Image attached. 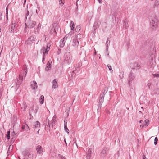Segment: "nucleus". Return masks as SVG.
Wrapping results in <instances>:
<instances>
[{
    "label": "nucleus",
    "instance_id": "nucleus-1",
    "mask_svg": "<svg viewBox=\"0 0 159 159\" xmlns=\"http://www.w3.org/2000/svg\"><path fill=\"white\" fill-rule=\"evenodd\" d=\"M51 46V44L50 43L48 44L46 46L43 47L41 50V52L43 53V60L44 59V56L45 55L48 54V52L49 51L50 49V48Z\"/></svg>",
    "mask_w": 159,
    "mask_h": 159
},
{
    "label": "nucleus",
    "instance_id": "nucleus-2",
    "mask_svg": "<svg viewBox=\"0 0 159 159\" xmlns=\"http://www.w3.org/2000/svg\"><path fill=\"white\" fill-rule=\"evenodd\" d=\"M36 37L35 36H31L29 38L27 41V43L28 44H31L36 40Z\"/></svg>",
    "mask_w": 159,
    "mask_h": 159
},
{
    "label": "nucleus",
    "instance_id": "nucleus-3",
    "mask_svg": "<svg viewBox=\"0 0 159 159\" xmlns=\"http://www.w3.org/2000/svg\"><path fill=\"white\" fill-rule=\"evenodd\" d=\"M143 123L142 125H140V127H141V128H143L144 127H147L148 126L149 124V120L148 119H146L144 121L142 120H140L139 121V123Z\"/></svg>",
    "mask_w": 159,
    "mask_h": 159
},
{
    "label": "nucleus",
    "instance_id": "nucleus-4",
    "mask_svg": "<svg viewBox=\"0 0 159 159\" xmlns=\"http://www.w3.org/2000/svg\"><path fill=\"white\" fill-rule=\"evenodd\" d=\"M30 114H35L37 111L36 107L34 106L31 107L30 109Z\"/></svg>",
    "mask_w": 159,
    "mask_h": 159
},
{
    "label": "nucleus",
    "instance_id": "nucleus-5",
    "mask_svg": "<svg viewBox=\"0 0 159 159\" xmlns=\"http://www.w3.org/2000/svg\"><path fill=\"white\" fill-rule=\"evenodd\" d=\"M37 152L39 154H42L43 152L42 147L40 145H38L36 148Z\"/></svg>",
    "mask_w": 159,
    "mask_h": 159
},
{
    "label": "nucleus",
    "instance_id": "nucleus-6",
    "mask_svg": "<svg viewBox=\"0 0 159 159\" xmlns=\"http://www.w3.org/2000/svg\"><path fill=\"white\" fill-rule=\"evenodd\" d=\"M57 80L56 79H54L52 81V87L53 88L56 89L58 87V84L57 83Z\"/></svg>",
    "mask_w": 159,
    "mask_h": 159
},
{
    "label": "nucleus",
    "instance_id": "nucleus-7",
    "mask_svg": "<svg viewBox=\"0 0 159 159\" xmlns=\"http://www.w3.org/2000/svg\"><path fill=\"white\" fill-rule=\"evenodd\" d=\"M31 87L33 89L35 90L38 87L37 83L34 81H33L31 84Z\"/></svg>",
    "mask_w": 159,
    "mask_h": 159
},
{
    "label": "nucleus",
    "instance_id": "nucleus-8",
    "mask_svg": "<svg viewBox=\"0 0 159 159\" xmlns=\"http://www.w3.org/2000/svg\"><path fill=\"white\" fill-rule=\"evenodd\" d=\"M53 25L54 31L56 33V31H57L59 29V25L58 24L55 23Z\"/></svg>",
    "mask_w": 159,
    "mask_h": 159
},
{
    "label": "nucleus",
    "instance_id": "nucleus-9",
    "mask_svg": "<svg viewBox=\"0 0 159 159\" xmlns=\"http://www.w3.org/2000/svg\"><path fill=\"white\" fill-rule=\"evenodd\" d=\"M52 62L50 61H48V63L47 64L46 67L45 68V70L46 71H48L49 70L51 67V63Z\"/></svg>",
    "mask_w": 159,
    "mask_h": 159
},
{
    "label": "nucleus",
    "instance_id": "nucleus-10",
    "mask_svg": "<svg viewBox=\"0 0 159 159\" xmlns=\"http://www.w3.org/2000/svg\"><path fill=\"white\" fill-rule=\"evenodd\" d=\"M66 40V38L65 37L61 40L60 44V46L61 47H62L64 46Z\"/></svg>",
    "mask_w": 159,
    "mask_h": 159
},
{
    "label": "nucleus",
    "instance_id": "nucleus-11",
    "mask_svg": "<svg viewBox=\"0 0 159 159\" xmlns=\"http://www.w3.org/2000/svg\"><path fill=\"white\" fill-rule=\"evenodd\" d=\"M34 126L35 128H39L40 126V123L38 121H36L34 123Z\"/></svg>",
    "mask_w": 159,
    "mask_h": 159
},
{
    "label": "nucleus",
    "instance_id": "nucleus-12",
    "mask_svg": "<svg viewBox=\"0 0 159 159\" xmlns=\"http://www.w3.org/2000/svg\"><path fill=\"white\" fill-rule=\"evenodd\" d=\"M44 100V97L42 95L40 96L39 99V102L41 104L43 103Z\"/></svg>",
    "mask_w": 159,
    "mask_h": 159
},
{
    "label": "nucleus",
    "instance_id": "nucleus-13",
    "mask_svg": "<svg viewBox=\"0 0 159 159\" xmlns=\"http://www.w3.org/2000/svg\"><path fill=\"white\" fill-rule=\"evenodd\" d=\"M36 23L34 21L31 22L29 25V28H33L35 25Z\"/></svg>",
    "mask_w": 159,
    "mask_h": 159
},
{
    "label": "nucleus",
    "instance_id": "nucleus-14",
    "mask_svg": "<svg viewBox=\"0 0 159 159\" xmlns=\"http://www.w3.org/2000/svg\"><path fill=\"white\" fill-rule=\"evenodd\" d=\"M67 122H66V124H64V129L65 131L67 132L68 134L69 133V130L68 129L67 125H66Z\"/></svg>",
    "mask_w": 159,
    "mask_h": 159
},
{
    "label": "nucleus",
    "instance_id": "nucleus-15",
    "mask_svg": "<svg viewBox=\"0 0 159 159\" xmlns=\"http://www.w3.org/2000/svg\"><path fill=\"white\" fill-rule=\"evenodd\" d=\"M75 25L73 21H71L70 23V27L71 30H74Z\"/></svg>",
    "mask_w": 159,
    "mask_h": 159
},
{
    "label": "nucleus",
    "instance_id": "nucleus-16",
    "mask_svg": "<svg viewBox=\"0 0 159 159\" xmlns=\"http://www.w3.org/2000/svg\"><path fill=\"white\" fill-rule=\"evenodd\" d=\"M70 58V55L69 53H66L65 55V59L66 60H68Z\"/></svg>",
    "mask_w": 159,
    "mask_h": 159
},
{
    "label": "nucleus",
    "instance_id": "nucleus-17",
    "mask_svg": "<svg viewBox=\"0 0 159 159\" xmlns=\"http://www.w3.org/2000/svg\"><path fill=\"white\" fill-rule=\"evenodd\" d=\"M124 75V72H123L122 71H121L120 73V74L119 75V77L121 79H122L123 78Z\"/></svg>",
    "mask_w": 159,
    "mask_h": 159
},
{
    "label": "nucleus",
    "instance_id": "nucleus-18",
    "mask_svg": "<svg viewBox=\"0 0 159 159\" xmlns=\"http://www.w3.org/2000/svg\"><path fill=\"white\" fill-rule=\"evenodd\" d=\"M15 24H12L11 27V31L12 32H14L15 31L14 30V29L15 28Z\"/></svg>",
    "mask_w": 159,
    "mask_h": 159
},
{
    "label": "nucleus",
    "instance_id": "nucleus-19",
    "mask_svg": "<svg viewBox=\"0 0 159 159\" xmlns=\"http://www.w3.org/2000/svg\"><path fill=\"white\" fill-rule=\"evenodd\" d=\"M10 131H8L7 132V134H6V137L8 139H9L10 138Z\"/></svg>",
    "mask_w": 159,
    "mask_h": 159
},
{
    "label": "nucleus",
    "instance_id": "nucleus-20",
    "mask_svg": "<svg viewBox=\"0 0 159 159\" xmlns=\"http://www.w3.org/2000/svg\"><path fill=\"white\" fill-rule=\"evenodd\" d=\"M59 3L61 6H62L64 4V1L63 0H60Z\"/></svg>",
    "mask_w": 159,
    "mask_h": 159
},
{
    "label": "nucleus",
    "instance_id": "nucleus-21",
    "mask_svg": "<svg viewBox=\"0 0 159 159\" xmlns=\"http://www.w3.org/2000/svg\"><path fill=\"white\" fill-rule=\"evenodd\" d=\"M159 4V1L158 0H156L154 5L155 7L157 6Z\"/></svg>",
    "mask_w": 159,
    "mask_h": 159
},
{
    "label": "nucleus",
    "instance_id": "nucleus-22",
    "mask_svg": "<svg viewBox=\"0 0 159 159\" xmlns=\"http://www.w3.org/2000/svg\"><path fill=\"white\" fill-rule=\"evenodd\" d=\"M158 138L157 137H156L154 139V144L155 145H156L157 143Z\"/></svg>",
    "mask_w": 159,
    "mask_h": 159
},
{
    "label": "nucleus",
    "instance_id": "nucleus-23",
    "mask_svg": "<svg viewBox=\"0 0 159 159\" xmlns=\"http://www.w3.org/2000/svg\"><path fill=\"white\" fill-rule=\"evenodd\" d=\"M57 120L56 117L55 116H54L52 119V121L53 122H55Z\"/></svg>",
    "mask_w": 159,
    "mask_h": 159
},
{
    "label": "nucleus",
    "instance_id": "nucleus-24",
    "mask_svg": "<svg viewBox=\"0 0 159 159\" xmlns=\"http://www.w3.org/2000/svg\"><path fill=\"white\" fill-rule=\"evenodd\" d=\"M25 127H27L28 128H29V127L28 126V125H25L22 126V128L23 129H25Z\"/></svg>",
    "mask_w": 159,
    "mask_h": 159
},
{
    "label": "nucleus",
    "instance_id": "nucleus-25",
    "mask_svg": "<svg viewBox=\"0 0 159 159\" xmlns=\"http://www.w3.org/2000/svg\"><path fill=\"white\" fill-rule=\"evenodd\" d=\"M23 105L24 106V110L25 111L27 107V106L26 105V103L25 102H23Z\"/></svg>",
    "mask_w": 159,
    "mask_h": 159
},
{
    "label": "nucleus",
    "instance_id": "nucleus-26",
    "mask_svg": "<svg viewBox=\"0 0 159 159\" xmlns=\"http://www.w3.org/2000/svg\"><path fill=\"white\" fill-rule=\"evenodd\" d=\"M108 67V68L109 70L111 71H112L113 70H112L111 66L109 65H107Z\"/></svg>",
    "mask_w": 159,
    "mask_h": 159
},
{
    "label": "nucleus",
    "instance_id": "nucleus-27",
    "mask_svg": "<svg viewBox=\"0 0 159 159\" xmlns=\"http://www.w3.org/2000/svg\"><path fill=\"white\" fill-rule=\"evenodd\" d=\"M94 25L95 26H96L97 27L99 25V22H96L94 24Z\"/></svg>",
    "mask_w": 159,
    "mask_h": 159
},
{
    "label": "nucleus",
    "instance_id": "nucleus-28",
    "mask_svg": "<svg viewBox=\"0 0 159 159\" xmlns=\"http://www.w3.org/2000/svg\"><path fill=\"white\" fill-rule=\"evenodd\" d=\"M152 83H149L147 84V86L149 88V89L150 88V86H151Z\"/></svg>",
    "mask_w": 159,
    "mask_h": 159
},
{
    "label": "nucleus",
    "instance_id": "nucleus-29",
    "mask_svg": "<svg viewBox=\"0 0 159 159\" xmlns=\"http://www.w3.org/2000/svg\"><path fill=\"white\" fill-rule=\"evenodd\" d=\"M19 79L20 80H21V81H22L23 80V77L20 74L19 75Z\"/></svg>",
    "mask_w": 159,
    "mask_h": 159
},
{
    "label": "nucleus",
    "instance_id": "nucleus-30",
    "mask_svg": "<svg viewBox=\"0 0 159 159\" xmlns=\"http://www.w3.org/2000/svg\"><path fill=\"white\" fill-rule=\"evenodd\" d=\"M153 75L154 77H159V74H154Z\"/></svg>",
    "mask_w": 159,
    "mask_h": 159
},
{
    "label": "nucleus",
    "instance_id": "nucleus-31",
    "mask_svg": "<svg viewBox=\"0 0 159 159\" xmlns=\"http://www.w3.org/2000/svg\"><path fill=\"white\" fill-rule=\"evenodd\" d=\"M90 154L88 155L87 156V159H89L90 157Z\"/></svg>",
    "mask_w": 159,
    "mask_h": 159
},
{
    "label": "nucleus",
    "instance_id": "nucleus-32",
    "mask_svg": "<svg viewBox=\"0 0 159 159\" xmlns=\"http://www.w3.org/2000/svg\"><path fill=\"white\" fill-rule=\"evenodd\" d=\"M12 147H13V146L12 145H10L9 147V150L10 148H11V149H12Z\"/></svg>",
    "mask_w": 159,
    "mask_h": 159
},
{
    "label": "nucleus",
    "instance_id": "nucleus-33",
    "mask_svg": "<svg viewBox=\"0 0 159 159\" xmlns=\"http://www.w3.org/2000/svg\"><path fill=\"white\" fill-rule=\"evenodd\" d=\"M6 10L7 11V12H6V14H7H7H8V9H7V8H6Z\"/></svg>",
    "mask_w": 159,
    "mask_h": 159
},
{
    "label": "nucleus",
    "instance_id": "nucleus-34",
    "mask_svg": "<svg viewBox=\"0 0 159 159\" xmlns=\"http://www.w3.org/2000/svg\"><path fill=\"white\" fill-rule=\"evenodd\" d=\"M29 130V128H27V127H25V130H26V131H28V130Z\"/></svg>",
    "mask_w": 159,
    "mask_h": 159
},
{
    "label": "nucleus",
    "instance_id": "nucleus-35",
    "mask_svg": "<svg viewBox=\"0 0 159 159\" xmlns=\"http://www.w3.org/2000/svg\"><path fill=\"white\" fill-rule=\"evenodd\" d=\"M143 159H147L145 156H143Z\"/></svg>",
    "mask_w": 159,
    "mask_h": 159
},
{
    "label": "nucleus",
    "instance_id": "nucleus-36",
    "mask_svg": "<svg viewBox=\"0 0 159 159\" xmlns=\"http://www.w3.org/2000/svg\"><path fill=\"white\" fill-rule=\"evenodd\" d=\"M64 142H65V143L66 144V145H67V143H66V141L65 139H64Z\"/></svg>",
    "mask_w": 159,
    "mask_h": 159
},
{
    "label": "nucleus",
    "instance_id": "nucleus-37",
    "mask_svg": "<svg viewBox=\"0 0 159 159\" xmlns=\"http://www.w3.org/2000/svg\"><path fill=\"white\" fill-rule=\"evenodd\" d=\"M2 15L1 14V15L0 16V20H1L2 18Z\"/></svg>",
    "mask_w": 159,
    "mask_h": 159
},
{
    "label": "nucleus",
    "instance_id": "nucleus-38",
    "mask_svg": "<svg viewBox=\"0 0 159 159\" xmlns=\"http://www.w3.org/2000/svg\"><path fill=\"white\" fill-rule=\"evenodd\" d=\"M26 0H24V4H25V2H26Z\"/></svg>",
    "mask_w": 159,
    "mask_h": 159
},
{
    "label": "nucleus",
    "instance_id": "nucleus-39",
    "mask_svg": "<svg viewBox=\"0 0 159 159\" xmlns=\"http://www.w3.org/2000/svg\"><path fill=\"white\" fill-rule=\"evenodd\" d=\"M25 73H25V76H26V74H27V70L25 71Z\"/></svg>",
    "mask_w": 159,
    "mask_h": 159
},
{
    "label": "nucleus",
    "instance_id": "nucleus-40",
    "mask_svg": "<svg viewBox=\"0 0 159 159\" xmlns=\"http://www.w3.org/2000/svg\"><path fill=\"white\" fill-rule=\"evenodd\" d=\"M39 129L37 132V133L38 134L39 133Z\"/></svg>",
    "mask_w": 159,
    "mask_h": 159
},
{
    "label": "nucleus",
    "instance_id": "nucleus-41",
    "mask_svg": "<svg viewBox=\"0 0 159 159\" xmlns=\"http://www.w3.org/2000/svg\"><path fill=\"white\" fill-rule=\"evenodd\" d=\"M29 11H27V14H28V15H29Z\"/></svg>",
    "mask_w": 159,
    "mask_h": 159
},
{
    "label": "nucleus",
    "instance_id": "nucleus-42",
    "mask_svg": "<svg viewBox=\"0 0 159 159\" xmlns=\"http://www.w3.org/2000/svg\"><path fill=\"white\" fill-rule=\"evenodd\" d=\"M13 134H15V132H14V131H13Z\"/></svg>",
    "mask_w": 159,
    "mask_h": 159
},
{
    "label": "nucleus",
    "instance_id": "nucleus-43",
    "mask_svg": "<svg viewBox=\"0 0 159 159\" xmlns=\"http://www.w3.org/2000/svg\"><path fill=\"white\" fill-rule=\"evenodd\" d=\"M99 9V11H100V10H101V9L100 8H99V9H98V10Z\"/></svg>",
    "mask_w": 159,
    "mask_h": 159
},
{
    "label": "nucleus",
    "instance_id": "nucleus-44",
    "mask_svg": "<svg viewBox=\"0 0 159 159\" xmlns=\"http://www.w3.org/2000/svg\"><path fill=\"white\" fill-rule=\"evenodd\" d=\"M77 42V43H78V44H79V42H78V41Z\"/></svg>",
    "mask_w": 159,
    "mask_h": 159
},
{
    "label": "nucleus",
    "instance_id": "nucleus-45",
    "mask_svg": "<svg viewBox=\"0 0 159 159\" xmlns=\"http://www.w3.org/2000/svg\"><path fill=\"white\" fill-rule=\"evenodd\" d=\"M1 31V29H0V32Z\"/></svg>",
    "mask_w": 159,
    "mask_h": 159
},
{
    "label": "nucleus",
    "instance_id": "nucleus-46",
    "mask_svg": "<svg viewBox=\"0 0 159 159\" xmlns=\"http://www.w3.org/2000/svg\"><path fill=\"white\" fill-rule=\"evenodd\" d=\"M64 159H66L65 158H64Z\"/></svg>",
    "mask_w": 159,
    "mask_h": 159
}]
</instances>
